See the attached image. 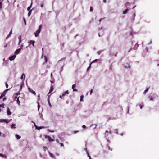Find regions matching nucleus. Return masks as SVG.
Here are the masks:
<instances>
[{
  "mask_svg": "<svg viewBox=\"0 0 159 159\" xmlns=\"http://www.w3.org/2000/svg\"><path fill=\"white\" fill-rule=\"evenodd\" d=\"M41 25H40L39 26V29L37 30L35 33V37H38V34H39L41 31Z\"/></svg>",
  "mask_w": 159,
  "mask_h": 159,
  "instance_id": "f257e3e1",
  "label": "nucleus"
},
{
  "mask_svg": "<svg viewBox=\"0 0 159 159\" xmlns=\"http://www.w3.org/2000/svg\"><path fill=\"white\" fill-rule=\"evenodd\" d=\"M123 66L125 68H130L131 67V66L128 63H127L125 64H124L123 65Z\"/></svg>",
  "mask_w": 159,
  "mask_h": 159,
  "instance_id": "f03ea898",
  "label": "nucleus"
},
{
  "mask_svg": "<svg viewBox=\"0 0 159 159\" xmlns=\"http://www.w3.org/2000/svg\"><path fill=\"white\" fill-rule=\"evenodd\" d=\"M45 138H48V140L49 142H52L54 141V139H52L50 137L48 136L45 135Z\"/></svg>",
  "mask_w": 159,
  "mask_h": 159,
  "instance_id": "7ed1b4c3",
  "label": "nucleus"
},
{
  "mask_svg": "<svg viewBox=\"0 0 159 159\" xmlns=\"http://www.w3.org/2000/svg\"><path fill=\"white\" fill-rule=\"evenodd\" d=\"M16 56L15 55H14L13 56H10L9 57V59L10 61H12L14 60L15 58L16 57Z\"/></svg>",
  "mask_w": 159,
  "mask_h": 159,
  "instance_id": "20e7f679",
  "label": "nucleus"
},
{
  "mask_svg": "<svg viewBox=\"0 0 159 159\" xmlns=\"http://www.w3.org/2000/svg\"><path fill=\"white\" fill-rule=\"evenodd\" d=\"M28 89L29 91L31 93L33 94L34 95L36 94L35 92L34 91L32 90L30 88L28 87Z\"/></svg>",
  "mask_w": 159,
  "mask_h": 159,
  "instance_id": "39448f33",
  "label": "nucleus"
},
{
  "mask_svg": "<svg viewBox=\"0 0 159 159\" xmlns=\"http://www.w3.org/2000/svg\"><path fill=\"white\" fill-rule=\"evenodd\" d=\"M10 89H6V90H5V91H4L1 94V95L2 96V97H3L5 95H6V92L9 90Z\"/></svg>",
  "mask_w": 159,
  "mask_h": 159,
  "instance_id": "423d86ee",
  "label": "nucleus"
},
{
  "mask_svg": "<svg viewBox=\"0 0 159 159\" xmlns=\"http://www.w3.org/2000/svg\"><path fill=\"white\" fill-rule=\"evenodd\" d=\"M5 122L6 123H9V121H8L6 119H0V122Z\"/></svg>",
  "mask_w": 159,
  "mask_h": 159,
  "instance_id": "0eeeda50",
  "label": "nucleus"
},
{
  "mask_svg": "<svg viewBox=\"0 0 159 159\" xmlns=\"http://www.w3.org/2000/svg\"><path fill=\"white\" fill-rule=\"evenodd\" d=\"M7 113L8 115H11L12 113L10 111V109L8 107L7 109Z\"/></svg>",
  "mask_w": 159,
  "mask_h": 159,
  "instance_id": "6e6552de",
  "label": "nucleus"
},
{
  "mask_svg": "<svg viewBox=\"0 0 159 159\" xmlns=\"http://www.w3.org/2000/svg\"><path fill=\"white\" fill-rule=\"evenodd\" d=\"M20 50H21V48H20L17 49L15 51V53L16 54H18L19 53V52Z\"/></svg>",
  "mask_w": 159,
  "mask_h": 159,
  "instance_id": "1a4fd4ad",
  "label": "nucleus"
},
{
  "mask_svg": "<svg viewBox=\"0 0 159 159\" xmlns=\"http://www.w3.org/2000/svg\"><path fill=\"white\" fill-rule=\"evenodd\" d=\"M35 43V41L34 40H30L29 42V45L32 44L33 45V46H34V44Z\"/></svg>",
  "mask_w": 159,
  "mask_h": 159,
  "instance_id": "9d476101",
  "label": "nucleus"
},
{
  "mask_svg": "<svg viewBox=\"0 0 159 159\" xmlns=\"http://www.w3.org/2000/svg\"><path fill=\"white\" fill-rule=\"evenodd\" d=\"M53 87L52 86H51V88H50V89L49 90V91L48 93V94H49L50 93H51L53 90Z\"/></svg>",
  "mask_w": 159,
  "mask_h": 159,
  "instance_id": "9b49d317",
  "label": "nucleus"
},
{
  "mask_svg": "<svg viewBox=\"0 0 159 159\" xmlns=\"http://www.w3.org/2000/svg\"><path fill=\"white\" fill-rule=\"evenodd\" d=\"M49 155L52 158H54V159H56V158L55 157L54 155L52 153H50V152H49Z\"/></svg>",
  "mask_w": 159,
  "mask_h": 159,
  "instance_id": "f8f14e48",
  "label": "nucleus"
},
{
  "mask_svg": "<svg viewBox=\"0 0 159 159\" xmlns=\"http://www.w3.org/2000/svg\"><path fill=\"white\" fill-rule=\"evenodd\" d=\"M69 94L68 91L67 90L64 93L62 94L63 97L66 94Z\"/></svg>",
  "mask_w": 159,
  "mask_h": 159,
  "instance_id": "ddd939ff",
  "label": "nucleus"
},
{
  "mask_svg": "<svg viewBox=\"0 0 159 159\" xmlns=\"http://www.w3.org/2000/svg\"><path fill=\"white\" fill-rule=\"evenodd\" d=\"M25 78V75L23 73L22 74V75L20 77V79H21L24 80Z\"/></svg>",
  "mask_w": 159,
  "mask_h": 159,
  "instance_id": "4468645a",
  "label": "nucleus"
},
{
  "mask_svg": "<svg viewBox=\"0 0 159 159\" xmlns=\"http://www.w3.org/2000/svg\"><path fill=\"white\" fill-rule=\"evenodd\" d=\"M0 157H2L6 158L7 156L5 154H3L2 153H0Z\"/></svg>",
  "mask_w": 159,
  "mask_h": 159,
  "instance_id": "2eb2a0df",
  "label": "nucleus"
},
{
  "mask_svg": "<svg viewBox=\"0 0 159 159\" xmlns=\"http://www.w3.org/2000/svg\"><path fill=\"white\" fill-rule=\"evenodd\" d=\"M19 97H18L17 98V99H15V100L17 101V103L18 104V105H20V102L19 101Z\"/></svg>",
  "mask_w": 159,
  "mask_h": 159,
  "instance_id": "dca6fc26",
  "label": "nucleus"
},
{
  "mask_svg": "<svg viewBox=\"0 0 159 159\" xmlns=\"http://www.w3.org/2000/svg\"><path fill=\"white\" fill-rule=\"evenodd\" d=\"M48 103L49 106H50V107H51V104L50 102L49 98V96L48 97Z\"/></svg>",
  "mask_w": 159,
  "mask_h": 159,
  "instance_id": "f3484780",
  "label": "nucleus"
},
{
  "mask_svg": "<svg viewBox=\"0 0 159 159\" xmlns=\"http://www.w3.org/2000/svg\"><path fill=\"white\" fill-rule=\"evenodd\" d=\"M38 128H37V129L40 130L43 128H45L46 127L44 126H40V127H38Z\"/></svg>",
  "mask_w": 159,
  "mask_h": 159,
  "instance_id": "a211bd4d",
  "label": "nucleus"
},
{
  "mask_svg": "<svg viewBox=\"0 0 159 159\" xmlns=\"http://www.w3.org/2000/svg\"><path fill=\"white\" fill-rule=\"evenodd\" d=\"M15 126L16 124H12L11 126V128L12 129H15L16 128Z\"/></svg>",
  "mask_w": 159,
  "mask_h": 159,
  "instance_id": "6ab92c4d",
  "label": "nucleus"
},
{
  "mask_svg": "<svg viewBox=\"0 0 159 159\" xmlns=\"http://www.w3.org/2000/svg\"><path fill=\"white\" fill-rule=\"evenodd\" d=\"M129 9H126L125 11H123V13L124 14H126L128 11Z\"/></svg>",
  "mask_w": 159,
  "mask_h": 159,
  "instance_id": "aec40b11",
  "label": "nucleus"
},
{
  "mask_svg": "<svg viewBox=\"0 0 159 159\" xmlns=\"http://www.w3.org/2000/svg\"><path fill=\"white\" fill-rule=\"evenodd\" d=\"M85 150L86 151V152H87V154L88 156V157H89V159H91V157H90V156L89 155V153H88V151H87V148H86L85 149Z\"/></svg>",
  "mask_w": 159,
  "mask_h": 159,
  "instance_id": "412c9836",
  "label": "nucleus"
},
{
  "mask_svg": "<svg viewBox=\"0 0 159 159\" xmlns=\"http://www.w3.org/2000/svg\"><path fill=\"white\" fill-rule=\"evenodd\" d=\"M149 87L148 88H147L144 91V92H143V94H145L147 92L148 90H149Z\"/></svg>",
  "mask_w": 159,
  "mask_h": 159,
  "instance_id": "4be33fe9",
  "label": "nucleus"
},
{
  "mask_svg": "<svg viewBox=\"0 0 159 159\" xmlns=\"http://www.w3.org/2000/svg\"><path fill=\"white\" fill-rule=\"evenodd\" d=\"M15 137H16V138L18 139H20V136L17 134L15 136Z\"/></svg>",
  "mask_w": 159,
  "mask_h": 159,
  "instance_id": "5701e85b",
  "label": "nucleus"
},
{
  "mask_svg": "<svg viewBox=\"0 0 159 159\" xmlns=\"http://www.w3.org/2000/svg\"><path fill=\"white\" fill-rule=\"evenodd\" d=\"M32 9H31V10H30L28 13V16H30V15H31V12H32Z\"/></svg>",
  "mask_w": 159,
  "mask_h": 159,
  "instance_id": "b1692460",
  "label": "nucleus"
},
{
  "mask_svg": "<svg viewBox=\"0 0 159 159\" xmlns=\"http://www.w3.org/2000/svg\"><path fill=\"white\" fill-rule=\"evenodd\" d=\"M93 126V127H94V128L93 129H94L96 127L97 125L96 124H92V125H91V126Z\"/></svg>",
  "mask_w": 159,
  "mask_h": 159,
  "instance_id": "393cba45",
  "label": "nucleus"
},
{
  "mask_svg": "<svg viewBox=\"0 0 159 159\" xmlns=\"http://www.w3.org/2000/svg\"><path fill=\"white\" fill-rule=\"evenodd\" d=\"M32 5V2L31 3V5L28 7V8H27V10L28 11H29L30 9V8H31V7Z\"/></svg>",
  "mask_w": 159,
  "mask_h": 159,
  "instance_id": "a878e982",
  "label": "nucleus"
},
{
  "mask_svg": "<svg viewBox=\"0 0 159 159\" xmlns=\"http://www.w3.org/2000/svg\"><path fill=\"white\" fill-rule=\"evenodd\" d=\"M44 57L45 60V62H47V58L46 56L45 55L44 56Z\"/></svg>",
  "mask_w": 159,
  "mask_h": 159,
  "instance_id": "bb28decb",
  "label": "nucleus"
},
{
  "mask_svg": "<svg viewBox=\"0 0 159 159\" xmlns=\"http://www.w3.org/2000/svg\"><path fill=\"white\" fill-rule=\"evenodd\" d=\"M84 98V96L83 95H81L80 96V101H83V99Z\"/></svg>",
  "mask_w": 159,
  "mask_h": 159,
  "instance_id": "cd10ccee",
  "label": "nucleus"
},
{
  "mask_svg": "<svg viewBox=\"0 0 159 159\" xmlns=\"http://www.w3.org/2000/svg\"><path fill=\"white\" fill-rule=\"evenodd\" d=\"M76 87V84H73L72 85V89H74L75 87Z\"/></svg>",
  "mask_w": 159,
  "mask_h": 159,
  "instance_id": "c85d7f7f",
  "label": "nucleus"
},
{
  "mask_svg": "<svg viewBox=\"0 0 159 159\" xmlns=\"http://www.w3.org/2000/svg\"><path fill=\"white\" fill-rule=\"evenodd\" d=\"M2 107L3 108H4V104H0V107Z\"/></svg>",
  "mask_w": 159,
  "mask_h": 159,
  "instance_id": "c756f323",
  "label": "nucleus"
},
{
  "mask_svg": "<svg viewBox=\"0 0 159 159\" xmlns=\"http://www.w3.org/2000/svg\"><path fill=\"white\" fill-rule=\"evenodd\" d=\"M98 60L97 59H95L94 60H93L91 63L92 64L93 63L95 62H96Z\"/></svg>",
  "mask_w": 159,
  "mask_h": 159,
  "instance_id": "7c9ffc66",
  "label": "nucleus"
},
{
  "mask_svg": "<svg viewBox=\"0 0 159 159\" xmlns=\"http://www.w3.org/2000/svg\"><path fill=\"white\" fill-rule=\"evenodd\" d=\"M23 20H24V22L25 23V25H26V22L25 19L24 18H23Z\"/></svg>",
  "mask_w": 159,
  "mask_h": 159,
  "instance_id": "2f4dec72",
  "label": "nucleus"
},
{
  "mask_svg": "<svg viewBox=\"0 0 159 159\" xmlns=\"http://www.w3.org/2000/svg\"><path fill=\"white\" fill-rule=\"evenodd\" d=\"M90 11L92 12L93 11V9L92 7H90Z\"/></svg>",
  "mask_w": 159,
  "mask_h": 159,
  "instance_id": "473e14b6",
  "label": "nucleus"
},
{
  "mask_svg": "<svg viewBox=\"0 0 159 159\" xmlns=\"http://www.w3.org/2000/svg\"><path fill=\"white\" fill-rule=\"evenodd\" d=\"M115 131V132H116V133L118 134V131L117 130V129H115L114 130Z\"/></svg>",
  "mask_w": 159,
  "mask_h": 159,
  "instance_id": "72a5a7b5",
  "label": "nucleus"
},
{
  "mask_svg": "<svg viewBox=\"0 0 159 159\" xmlns=\"http://www.w3.org/2000/svg\"><path fill=\"white\" fill-rule=\"evenodd\" d=\"M11 36V35L10 34H8L6 37V39H7L10 36Z\"/></svg>",
  "mask_w": 159,
  "mask_h": 159,
  "instance_id": "f704fd0d",
  "label": "nucleus"
},
{
  "mask_svg": "<svg viewBox=\"0 0 159 159\" xmlns=\"http://www.w3.org/2000/svg\"><path fill=\"white\" fill-rule=\"evenodd\" d=\"M91 64H92L90 63V65L88 67V68L87 69V70H89V69L91 67Z\"/></svg>",
  "mask_w": 159,
  "mask_h": 159,
  "instance_id": "c9c22d12",
  "label": "nucleus"
},
{
  "mask_svg": "<svg viewBox=\"0 0 159 159\" xmlns=\"http://www.w3.org/2000/svg\"><path fill=\"white\" fill-rule=\"evenodd\" d=\"M21 36H19L18 37V39L19 40V41H21Z\"/></svg>",
  "mask_w": 159,
  "mask_h": 159,
  "instance_id": "e433bc0d",
  "label": "nucleus"
},
{
  "mask_svg": "<svg viewBox=\"0 0 159 159\" xmlns=\"http://www.w3.org/2000/svg\"><path fill=\"white\" fill-rule=\"evenodd\" d=\"M48 130L49 132H54V131L53 130H51L49 129H48Z\"/></svg>",
  "mask_w": 159,
  "mask_h": 159,
  "instance_id": "4c0bfd02",
  "label": "nucleus"
},
{
  "mask_svg": "<svg viewBox=\"0 0 159 159\" xmlns=\"http://www.w3.org/2000/svg\"><path fill=\"white\" fill-rule=\"evenodd\" d=\"M5 84H6V87L7 88L8 87V85L7 83V82H6Z\"/></svg>",
  "mask_w": 159,
  "mask_h": 159,
  "instance_id": "58836bf2",
  "label": "nucleus"
},
{
  "mask_svg": "<svg viewBox=\"0 0 159 159\" xmlns=\"http://www.w3.org/2000/svg\"><path fill=\"white\" fill-rule=\"evenodd\" d=\"M73 89V91H75V92H77V90L76 89Z\"/></svg>",
  "mask_w": 159,
  "mask_h": 159,
  "instance_id": "ea45409f",
  "label": "nucleus"
},
{
  "mask_svg": "<svg viewBox=\"0 0 159 159\" xmlns=\"http://www.w3.org/2000/svg\"><path fill=\"white\" fill-rule=\"evenodd\" d=\"M42 57H43V48H42Z\"/></svg>",
  "mask_w": 159,
  "mask_h": 159,
  "instance_id": "a19ab883",
  "label": "nucleus"
},
{
  "mask_svg": "<svg viewBox=\"0 0 159 159\" xmlns=\"http://www.w3.org/2000/svg\"><path fill=\"white\" fill-rule=\"evenodd\" d=\"M2 3H0V9H1L2 8Z\"/></svg>",
  "mask_w": 159,
  "mask_h": 159,
  "instance_id": "79ce46f5",
  "label": "nucleus"
},
{
  "mask_svg": "<svg viewBox=\"0 0 159 159\" xmlns=\"http://www.w3.org/2000/svg\"><path fill=\"white\" fill-rule=\"evenodd\" d=\"M12 30H11L10 32H9V34L11 35L12 34Z\"/></svg>",
  "mask_w": 159,
  "mask_h": 159,
  "instance_id": "37998d69",
  "label": "nucleus"
},
{
  "mask_svg": "<svg viewBox=\"0 0 159 159\" xmlns=\"http://www.w3.org/2000/svg\"><path fill=\"white\" fill-rule=\"evenodd\" d=\"M40 105L39 104V103L38 105V110L39 109V107H40Z\"/></svg>",
  "mask_w": 159,
  "mask_h": 159,
  "instance_id": "c03bdc74",
  "label": "nucleus"
},
{
  "mask_svg": "<svg viewBox=\"0 0 159 159\" xmlns=\"http://www.w3.org/2000/svg\"><path fill=\"white\" fill-rule=\"evenodd\" d=\"M34 126L36 127V129H37V128H38V127L34 123Z\"/></svg>",
  "mask_w": 159,
  "mask_h": 159,
  "instance_id": "a18cd8bd",
  "label": "nucleus"
},
{
  "mask_svg": "<svg viewBox=\"0 0 159 159\" xmlns=\"http://www.w3.org/2000/svg\"><path fill=\"white\" fill-rule=\"evenodd\" d=\"M59 143L61 144V146H64V144L62 143Z\"/></svg>",
  "mask_w": 159,
  "mask_h": 159,
  "instance_id": "49530a36",
  "label": "nucleus"
},
{
  "mask_svg": "<svg viewBox=\"0 0 159 159\" xmlns=\"http://www.w3.org/2000/svg\"><path fill=\"white\" fill-rule=\"evenodd\" d=\"M93 92V90L92 89H91L90 91V94L91 95L92 93Z\"/></svg>",
  "mask_w": 159,
  "mask_h": 159,
  "instance_id": "de8ad7c7",
  "label": "nucleus"
},
{
  "mask_svg": "<svg viewBox=\"0 0 159 159\" xmlns=\"http://www.w3.org/2000/svg\"><path fill=\"white\" fill-rule=\"evenodd\" d=\"M129 107L128 106V111H127V113H129Z\"/></svg>",
  "mask_w": 159,
  "mask_h": 159,
  "instance_id": "09e8293b",
  "label": "nucleus"
},
{
  "mask_svg": "<svg viewBox=\"0 0 159 159\" xmlns=\"http://www.w3.org/2000/svg\"><path fill=\"white\" fill-rule=\"evenodd\" d=\"M101 52L100 51H98L97 52V53L99 54H100Z\"/></svg>",
  "mask_w": 159,
  "mask_h": 159,
  "instance_id": "8fccbe9b",
  "label": "nucleus"
},
{
  "mask_svg": "<svg viewBox=\"0 0 159 159\" xmlns=\"http://www.w3.org/2000/svg\"><path fill=\"white\" fill-rule=\"evenodd\" d=\"M82 127L83 128H86V126L85 125H83Z\"/></svg>",
  "mask_w": 159,
  "mask_h": 159,
  "instance_id": "3c124183",
  "label": "nucleus"
},
{
  "mask_svg": "<svg viewBox=\"0 0 159 159\" xmlns=\"http://www.w3.org/2000/svg\"><path fill=\"white\" fill-rule=\"evenodd\" d=\"M56 141L57 143H59V140H58V139H57L56 140Z\"/></svg>",
  "mask_w": 159,
  "mask_h": 159,
  "instance_id": "603ef678",
  "label": "nucleus"
},
{
  "mask_svg": "<svg viewBox=\"0 0 159 159\" xmlns=\"http://www.w3.org/2000/svg\"><path fill=\"white\" fill-rule=\"evenodd\" d=\"M153 98L152 97H151L150 98V100L152 101L153 100Z\"/></svg>",
  "mask_w": 159,
  "mask_h": 159,
  "instance_id": "864d4df0",
  "label": "nucleus"
},
{
  "mask_svg": "<svg viewBox=\"0 0 159 159\" xmlns=\"http://www.w3.org/2000/svg\"><path fill=\"white\" fill-rule=\"evenodd\" d=\"M146 51H148V47H146Z\"/></svg>",
  "mask_w": 159,
  "mask_h": 159,
  "instance_id": "5fc2aeb1",
  "label": "nucleus"
},
{
  "mask_svg": "<svg viewBox=\"0 0 159 159\" xmlns=\"http://www.w3.org/2000/svg\"><path fill=\"white\" fill-rule=\"evenodd\" d=\"M6 98H3V101H5L6 100Z\"/></svg>",
  "mask_w": 159,
  "mask_h": 159,
  "instance_id": "6e6d98bb",
  "label": "nucleus"
},
{
  "mask_svg": "<svg viewBox=\"0 0 159 159\" xmlns=\"http://www.w3.org/2000/svg\"><path fill=\"white\" fill-rule=\"evenodd\" d=\"M43 4H41L40 5V6H41V7L42 8L43 7Z\"/></svg>",
  "mask_w": 159,
  "mask_h": 159,
  "instance_id": "4d7b16f0",
  "label": "nucleus"
},
{
  "mask_svg": "<svg viewBox=\"0 0 159 159\" xmlns=\"http://www.w3.org/2000/svg\"><path fill=\"white\" fill-rule=\"evenodd\" d=\"M21 41H19V43H18V45L20 44V43H21Z\"/></svg>",
  "mask_w": 159,
  "mask_h": 159,
  "instance_id": "13d9d810",
  "label": "nucleus"
},
{
  "mask_svg": "<svg viewBox=\"0 0 159 159\" xmlns=\"http://www.w3.org/2000/svg\"><path fill=\"white\" fill-rule=\"evenodd\" d=\"M7 44H6V45H5L4 46V48H6V47H7Z\"/></svg>",
  "mask_w": 159,
  "mask_h": 159,
  "instance_id": "bf43d9fd",
  "label": "nucleus"
},
{
  "mask_svg": "<svg viewBox=\"0 0 159 159\" xmlns=\"http://www.w3.org/2000/svg\"><path fill=\"white\" fill-rule=\"evenodd\" d=\"M103 1L104 3H106V0H103Z\"/></svg>",
  "mask_w": 159,
  "mask_h": 159,
  "instance_id": "052dcab7",
  "label": "nucleus"
},
{
  "mask_svg": "<svg viewBox=\"0 0 159 159\" xmlns=\"http://www.w3.org/2000/svg\"><path fill=\"white\" fill-rule=\"evenodd\" d=\"M152 43V41H150V42H149V43H148V45H149V44H151V43Z\"/></svg>",
  "mask_w": 159,
  "mask_h": 159,
  "instance_id": "680f3d73",
  "label": "nucleus"
},
{
  "mask_svg": "<svg viewBox=\"0 0 159 159\" xmlns=\"http://www.w3.org/2000/svg\"><path fill=\"white\" fill-rule=\"evenodd\" d=\"M108 132V131L107 130L106 131H105V135H106V133Z\"/></svg>",
  "mask_w": 159,
  "mask_h": 159,
  "instance_id": "e2e57ef3",
  "label": "nucleus"
},
{
  "mask_svg": "<svg viewBox=\"0 0 159 159\" xmlns=\"http://www.w3.org/2000/svg\"><path fill=\"white\" fill-rule=\"evenodd\" d=\"M140 109H142V106L141 105H140Z\"/></svg>",
  "mask_w": 159,
  "mask_h": 159,
  "instance_id": "0e129e2a",
  "label": "nucleus"
},
{
  "mask_svg": "<svg viewBox=\"0 0 159 159\" xmlns=\"http://www.w3.org/2000/svg\"><path fill=\"white\" fill-rule=\"evenodd\" d=\"M77 132H78V131H74V133H77Z\"/></svg>",
  "mask_w": 159,
  "mask_h": 159,
  "instance_id": "69168bd1",
  "label": "nucleus"
},
{
  "mask_svg": "<svg viewBox=\"0 0 159 159\" xmlns=\"http://www.w3.org/2000/svg\"><path fill=\"white\" fill-rule=\"evenodd\" d=\"M2 96L1 95L0 96V99L2 98Z\"/></svg>",
  "mask_w": 159,
  "mask_h": 159,
  "instance_id": "338daca9",
  "label": "nucleus"
},
{
  "mask_svg": "<svg viewBox=\"0 0 159 159\" xmlns=\"http://www.w3.org/2000/svg\"><path fill=\"white\" fill-rule=\"evenodd\" d=\"M102 20V19H101L99 20V22H101V20Z\"/></svg>",
  "mask_w": 159,
  "mask_h": 159,
  "instance_id": "774afa93",
  "label": "nucleus"
}]
</instances>
